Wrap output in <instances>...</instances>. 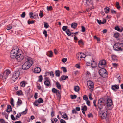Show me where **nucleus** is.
<instances>
[{
  "mask_svg": "<svg viewBox=\"0 0 123 123\" xmlns=\"http://www.w3.org/2000/svg\"><path fill=\"white\" fill-rule=\"evenodd\" d=\"M26 62L22 66V68L24 70L29 69L32 66L33 61L31 58L28 56L25 57Z\"/></svg>",
  "mask_w": 123,
  "mask_h": 123,
  "instance_id": "1",
  "label": "nucleus"
},
{
  "mask_svg": "<svg viewBox=\"0 0 123 123\" xmlns=\"http://www.w3.org/2000/svg\"><path fill=\"white\" fill-rule=\"evenodd\" d=\"M107 100V98H101L98 101V106L99 109L101 110L103 108H105V105Z\"/></svg>",
  "mask_w": 123,
  "mask_h": 123,
  "instance_id": "2",
  "label": "nucleus"
},
{
  "mask_svg": "<svg viewBox=\"0 0 123 123\" xmlns=\"http://www.w3.org/2000/svg\"><path fill=\"white\" fill-rule=\"evenodd\" d=\"M19 49L17 46H15V48L11 51L10 55V57L12 59L16 58L19 52Z\"/></svg>",
  "mask_w": 123,
  "mask_h": 123,
  "instance_id": "3",
  "label": "nucleus"
},
{
  "mask_svg": "<svg viewBox=\"0 0 123 123\" xmlns=\"http://www.w3.org/2000/svg\"><path fill=\"white\" fill-rule=\"evenodd\" d=\"M113 48L115 50L122 51L123 50V43H117L114 44Z\"/></svg>",
  "mask_w": 123,
  "mask_h": 123,
  "instance_id": "4",
  "label": "nucleus"
},
{
  "mask_svg": "<svg viewBox=\"0 0 123 123\" xmlns=\"http://www.w3.org/2000/svg\"><path fill=\"white\" fill-rule=\"evenodd\" d=\"M20 74V72L18 70L14 72L13 76L11 80L12 83L14 82L17 79L18 77Z\"/></svg>",
  "mask_w": 123,
  "mask_h": 123,
  "instance_id": "5",
  "label": "nucleus"
},
{
  "mask_svg": "<svg viewBox=\"0 0 123 123\" xmlns=\"http://www.w3.org/2000/svg\"><path fill=\"white\" fill-rule=\"evenodd\" d=\"M106 70L104 68H102L99 71L100 75L103 78H106L107 77L108 74Z\"/></svg>",
  "mask_w": 123,
  "mask_h": 123,
  "instance_id": "6",
  "label": "nucleus"
},
{
  "mask_svg": "<svg viewBox=\"0 0 123 123\" xmlns=\"http://www.w3.org/2000/svg\"><path fill=\"white\" fill-rule=\"evenodd\" d=\"M107 109L106 108L101 111L100 114V115L102 119H104L106 118L107 114Z\"/></svg>",
  "mask_w": 123,
  "mask_h": 123,
  "instance_id": "7",
  "label": "nucleus"
},
{
  "mask_svg": "<svg viewBox=\"0 0 123 123\" xmlns=\"http://www.w3.org/2000/svg\"><path fill=\"white\" fill-rule=\"evenodd\" d=\"M106 101V103L105 104V107L107 106L108 109L111 110L112 109V108L110 107H111L113 104L112 100L110 99H107Z\"/></svg>",
  "mask_w": 123,
  "mask_h": 123,
  "instance_id": "8",
  "label": "nucleus"
},
{
  "mask_svg": "<svg viewBox=\"0 0 123 123\" xmlns=\"http://www.w3.org/2000/svg\"><path fill=\"white\" fill-rule=\"evenodd\" d=\"M24 55L23 54H21L19 52L18 54L16 57V58L17 61L18 62H20L23 59L25 60V57L24 58Z\"/></svg>",
  "mask_w": 123,
  "mask_h": 123,
  "instance_id": "9",
  "label": "nucleus"
},
{
  "mask_svg": "<svg viewBox=\"0 0 123 123\" xmlns=\"http://www.w3.org/2000/svg\"><path fill=\"white\" fill-rule=\"evenodd\" d=\"M87 85L90 91H92L94 88V84L93 82L91 81H89L87 82Z\"/></svg>",
  "mask_w": 123,
  "mask_h": 123,
  "instance_id": "10",
  "label": "nucleus"
},
{
  "mask_svg": "<svg viewBox=\"0 0 123 123\" xmlns=\"http://www.w3.org/2000/svg\"><path fill=\"white\" fill-rule=\"evenodd\" d=\"M106 63V61L105 60H103L100 61L98 64V66L100 68H102L105 67Z\"/></svg>",
  "mask_w": 123,
  "mask_h": 123,
  "instance_id": "11",
  "label": "nucleus"
},
{
  "mask_svg": "<svg viewBox=\"0 0 123 123\" xmlns=\"http://www.w3.org/2000/svg\"><path fill=\"white\" fill-rule=\"evenodd\" d=\"M111 88L113 90H116L115 89H118L119 88V85H113L112 86Z\"/></svg>",
  "mask_w": 123,
  "mask_h": 123,
  "instance_id": "12",
  "label": "nucleus"
},
{
  "mask_svg": "<svg viewBox=\"0 0 123 123\" xmlns=\"http://www.w3.org/2000/svg\"><path fill=\"white\" fill-rule=\"evenodd\" d=\"M41 71L40 68L39 67H37L34 69V72L35 73H39Z\"/></svg>",
  "mask_w": 123,
  "mask_h": 123,
  "instance_id": "13",
  "label": "nucleus"
},
{
  "mask_svg": "<svg viewBox=\"0 0 123 123\" xmlns=\"http://www.w3.org/2000/svg\"><path fill=\"white\" fill-rule=\"evenodd\" d=\"M47 74H50V76H51L52 77H53L54 76V73L52 71H51L50 73V72H46L45 73V74L46 76H47Z\"/></svg>",
  "mask_w": 123,
  "mask_h": 123,
  "instance_id": "14",
  "label": "nucleus"
},
{
  "mask_svg": "<svg viewBox=\"0 0 123 123\" xmlns=\"http://www.w3.org/2000/svg\"><path fill=\"white\" fill-rule=\"evenodd\" d=\"M77 24L76 23L74 22L72 23L71 25V27L74 29H75L77 27Z\"/></svg>",
  "mask_w": 123,
  "mask_h": 123,
  "instance_id": "15",
  "label": "nucleus"
},
{
  "mask_svg": "<svg viewBox=\"0 0 123 123\" xmlns=\"http://www.w3.org/2000/svg\"><path fill=\"white\" fill-rule=\"evenodd\" d=\"M44 83V84L47 86H51L50 82L49 80L45 81Z\"/></svg>",
  "mask_w": 123,
  "mask_h": 123,
  "instance_id": "16",
  "label": "nucleus"
},
{
  "mask_svg": "<svg viewBox=\"0 0 123 123\" xmlns=\"http://www.w3.org/2000/svg\"><path fill=\"white\" fill-rule=\"evenodd\" d=\"M12 108L10 105H7V109L6 110V111L8 112H10L12 111Z\"/></svg>",
  "mask_w": 123,
  "mask_h": 123,
  "instance_id": "17",
  "label": "nucleus"
},
{
  "mask_svg": "<svg viewBox=\"0 0 123 123\" xmlns=\"http://www.w3.org/2000/svg\"><path fill=\"white\" fill-rule=\"evenodd\" d=\"M115 29L119 32H121L123 30V28H122L121 29H120L118 26H117L115 27Z\"/></svg>",
  "mask_w": 123,
  "mask_h": 123,
  "instance_id": "18",
  "label": "nucleus"
},
{
  "mask_svg": "<svg viewBox=\"0 0 123 123\" xmlns=\"http://www.w3.org/2000/svg\"><path fill=\"white\" fill-rule=\"evenodd\" d=\"M65 32L67 35L68 36H72L71 37H72L73 35L71 34V32H70V30L69 29H67V30Z\"/></svg>",
  "mask_w": 123,
  "mask_h": 123,
  "instance_id": "19",
  "label": "nucleus"
},
{
  "mask_svg": "<svg viewBox=\"0 0 123 123\" xmlns=\"http://www.w3.org/2000/svg\"><path fill=\"white\" fill-rule=\"evenodd\" d=\"M48 52L49 53V54L48 53L46 54L48 56H49L50 57H52L53 56V52L52 51H48Z\"/></svg>",
  "mask_w": 123,
  "mask_h": 123,
  "instance_id": "20",
  "label": "nucleus"
},
{
  "mask_svg": "<svg viewBox=\"0 0 123 123\" xmlns=\"http://www.w3.org/2000/svg\"><path fill=\"white\" fill-rule=\"evenodd\" d=\"M17 103V106H20L22 103V101L20 99H18Z\"/></svg>",
  "mask_w": 123,
  "mask_h": 123,
  "instance_id": "21",
  "label": "nucleus"
},
{
  "mask_svg": "<svg viewBox=\"0 0 123 123\" xmlns=\"http://www.w3.org/2000/svg\"><path fill=\"white\" fill-rule=\"evenodd\" d=\"M62 117L64 119L66 118V119L67 120H68V118L67 114L64 113L63 115L62 116Z\"/></svg>",
  "mask_w": 123,
  "mask_h": 123,
  "instance_id": "22",
  "label": "nucleus"
},
{
  "mask_svg": "<svg viewBox=\"0 0 123 123\" xmlns=\"http://www.w3.org/2000/svg\"><path fill=\"white\" fill-rule=\"evenodd\" d=\"M56 87L57 88L61 90V86L59 83L58 82H57L56 83Z\"/></svg>",
  "mask_w": 123,
  "mask_h": 123,
  "instance_id": "23",
  "label": "nucleus"
},
{
  "mask_svg": "<svg viewBox=\"0 0 123 123\" xmlns=\"http://www.w3.org/2000/svg\"><path fill=\"white\" fill-rule=\"evenodd\" d=\"M110 8L109 7H106L104 8L105 12V13H107L109 12L110 10Z\"/></svg>",
  "mask_w": 123,
  "mask_h": 123,
  "instance_id": "24",
  "label": "nucleus"
},
{
  "mask_svg": "<svg viewBox=\"0 0 123 123\" xmlns=\"http://www.w3.org/2000/svg\"><path fill=\"white\" fill-rule=\"evenodd\" d=\"M79 89L80 88L78 86H76L74 87V90L76 92H78Z\"/></svg>",
  "mask_w": 123,
  "mask_h": 123,
  "instance_id": "25",
  "label": "nucleus"
},
{
  "mask_svg": "<svg viewBox=\"0 0 123 123\" xmlns=\"http://www.w3.org/2000/svg\"><path fill=\"white\" fill-rule=\"evenodd\" d=\"M89 2L87 1V0H83L82 1V3H83L85 5H88L89 3Z\"/></svg>",
  "mask_w": 123,
  "mask_h": 123,
  "instance_id": "26",
  "label": "nucleus"
},
{
  "mask_svg": "<svg viewBox=\"0 0 123 123\" xmlns=\"http://www.w3.org/2000/svg\"><path fill=\"white\" fill-rule=\"evenodd\" d=\"M52 92L55 93H57V92H59V91L58 90L55 88H53L52 89Z\"/></svg>",
  "mask_w": 123,
  "mask_h": 123,
  "instance_id": "27",
  "label": "nucleus"
},
{
  "mask_svg": "<svg viewBox=\"0 0 123 123\" xmlns=\"http://www.w3.org/2000/svg\"><path fill=\"white\" fill-rule=\"evenodd\" d=\"M56 75L57 77H59L60 76V71L59 70H56L55 71Z\"/></svg>",
  "mask_w": 123,
  "mask_h": 123,
  "instance_id": "28",
  "label": "nucleus"
},
{
  "mask_svg": "<svg viewBox=\"0 0 123 123\" xmlns=\"http://www.w3.org/2000/svg\"><path fill=\"white\" fill-rule=\"evenodd\" d=\"M4 73H5V74H6L8 76L9 75V74H10L11 73V72L10 70H9L8 69H7L6 71H5L4 72Z\"/></svg>",
  "mask_w": 123,
  "mask_h": 123,
  "instance_id": "29",
  "label": "nucleus"
},
{
  "mask_svg": "<svg viewBox=\"0 0 123 123\" xmlns=\"http://www.w3.org/2000/svg\"><path fill=\"white\" fill-rule=\"evenodd\" d=\"M20 85L21 87H24L25 86V82L24 81H23L21 82L20 83Z\"/></svg>",
  "mask_w": 123,
  "mask_h": 123,
  "instance_id": "30",
  "label": "nucleus"
},
{
  "mask_svg": "<svg viewBox=\"0 0 123 123\" xmlns=\"http://www.w3.org/2000/svg\"><path fill=\"white\" fill-rule=\"evenodd\" d=\"M68 78V77L67 76L62 75L61 77V79L62 80H65L67 78Z\"/></svg>",
  "mask_w": 123,
  "mask_h": 123,
  "instance_id": "31",
  "label": "nucleus"
},
{
  "mask_svg": "<svg viewBox=\"0 0 123 123\" xmlns=\"http://www.w3.org/2000/svg\"><path fill=\"white\" fill-rule=\"evenodd\" d=\"M33 13L32 12H31L29 13V15L30 18L31 19H32L34 18V16L33 15Z\"/></svg>",
  "mask_w": 123,
  "mask_h": 123,
  "instance_id": "32",
  "label": "nucleus"
},
{
  "mask_svg": "<svg viewBox=\"0 0 123 123\" xmlns=\"http://www.w3.org/2000/svg\"><path fill=\"white\" fill-rule=\"evenodd\" d=\"M82 111H86L87 110V107L86 106H84L81 108Z\"/></svg>",
  "mask_w": 123,
  "mask_h": 123,
  "instance_id": "33",
  "label": "nucleus"
},
{
  "mask_svg": "<svg viewBox=\"0 0 123 123\" xmlns=\"http://www.w3.org/2000/svg\"><path fill=\"white\" fill-rule=\"evenodd\" d=\"M71 98L72 99H75L77 97V96L75 95H70Z\"/></svg>",
  "mask_w": 123,
  "mask_h": 123,
  "instance_id": "34",
  "label": "nucleus"
},
{
  "mask_svg": "<svg viewBox=\"0 0 123 123\" xmlns=\"http://www.w3.org/2000/svg\"><path fill=\"white\" fill-rule=\"evenodd\" d=\"M27 111H28V109L27 108L26 109L25 111L21 112L20 113H21V114H24V115L26 114L27 113Z\"/></svg>",
  "mask_w": 123,
  "mask_h": 123,
  "instance_id": "35",
  "label": "nucleus"
},
{
  "mask_svg": "<svg viewBox=\"0 0 123 123\" xmlns=\"http://www.w3.org/2000/svg\"><path fill=\"white\" fill-rule=\"evenodd\" d=\"M111 57L112 60H113L114 61H117V59L116 57L114 55H112L111 56Z\"/></svg>",
  "mask_w": 123,
  "mask_h": 123,
  "instance_id": "36",
  "label": "nucleus"
},
{
  "mask_svg": "<svg viewBox=\"0 0 123 123\" xmlns=\"http://www.w3.org/2000/svg\"><path fill=\"white\" fill-rule=\"evenodd\" d=\"M44 27L46 28H47L49 27L48 24L46 22H45L44 23Z\"/></svg>",
  "mask_w": 123,
  "mask_h": 123,
  "instance_id": "37",
  "label": "nucleus"
},
{
  "mask_svg": "<svg viewBox=\"0 0 123 123\" xmlns=\"http://www.w3.org/2000/svg\"><path fill=\"white\" fill-rule=\"evenodd\" d=\"M21 116V113H19V114L18 113L16 116V119H17L18 118H19Z\"/></svg>",
  "mask_w": 123,
  "mask_h": 123,
  "instance_id": "38",
  "label": "nucleus"
},
{
  "mask_svg": "<svg viewBox=\"0 0 123 123\" xmlns=\"http://www.w3.org/2000/svg\"><path fill=\"white\" fill-rule=\"evenodd\" d=\"M93 63H92L91 64V65H92V67L94 68L95 67H96V65L94 60L93 61Z\"/></svg>",
  "mask_w": 123,
  "mask_h": 123,
  "instance_id": "39",
  "label": "nucleus"
},
{
  "mask_svg": "<svg viewBox=\"0 0 123 123\" xmlns=\"http://www.w3.org/2000/svg\"><path fill=\"white\" fill-rule=\"evenodd\" d=\"M43 80V77L41 75L39 76V79L38 80V81L40 82H42Z\"/></svg>",
  "mask_w": 123,
  "mask_h": 123,
  "instance_id": "40",
  "label": "nucleus"
},
{
  "mask_svg": "<svg viewBox=\"0 0 123 123\" xmlns=\"http://www.w3.org/2000/svg\"><path fill=\"white\" fill-rule=\"evenodd\" d=\"M61 69H62L64 72L65 73L67 72V69L65 67H62L61 68Z\"/></svg>",
  "mask_w": 123,
  "mask_h": 123,
  "instance_id": "41",
  "label": "nucleus"
},
{
  "mask_svg": "<svg viewBox=\"0 0 123 123\" xmlns=\"http://www.w3.org/2000/svg\"><path fill=\"white\" fill-rule=\"evenodd\" d=\"M11 99L10 103L12 105L14 106V105L13 103V99L12 98H11Z\"/></svg>",
  "mask_w": 123,
  "mask_h": 123,
  "instance_id": "42",
  "label": "nucleus"
},
{
  "mask_svg": "<svg viewBox=\"0 0 123 123\" xmlns=\"http://www.w3.org/2000/svg\"><path fill=\"white\" fill-rule=\"evenodd\" d=\"M114 36L116 38H117L119 36V34L118 33H115L114 34Z\"/></svg>",
  "mask_w": 123,
  "mask_h": 123,
  "instance_id": "43",
  "label": "nucleus"
},
{
  "mask_svg": "<svg viewBox=\"0 0 123 123\" xmlns=\"http://www.w3.org/2000/svg\"><path fill=\"white\" fill-rule=\"evenodd\" d=\"M80 54H82L83 55H81L80 56V58L81 59L82 58H85L86 57L85 55L83 53H81Z\"/></svg>",
  "mask_w": 123,
  "mask_h": 123,
  "instance_id": "44",
  "label": "nucleus"
},
{
  "mask_svg": "<svg viewBox=\"0 0 123 123\" xmlns=\"http://www.w3.org/2000/svg\"><path fill=\"white\" fill-rule=\"evenodd\" d=\"M17 94L18 95H21V93H22V92L21 90H20L18 91H17L16 92Z\"/></svg>",
  "mask_w": 123,
  "mask_h": 123,
  "instance_id": "45",
  "label": "nucleus"
},
{
  "mask_svg": "<svg viewBox=\"0 0 123 123\" xmlns=\"http://www.w3.org/2000/svg\"><path fill=\"white\" fill-rule=\"evenodd\" d=\"M54 121H55V123H54V122L53 121V119L52 118L51 119V121H52V123H55L58 120L56 118L54 119Z\"/></svg>",
  "mask_w": 123,
  "mask_h": 123,
  "instance_id": "46",
  "label": "nucleus"
},
{
  "mask_svg": "<svg viewBox=\"0 0 123 123\" xmlns=\"http://www.w3.org/2000/svg\"><path fill=\"white\" fill-rule=\"evenodd\" d=\"M38 101V102L39 103H41L43 102V100L41 98H39V100Z\"/></svg>",
  "mask_w": 123,
  "mask_h": 123,
  "instance_id": "47",
  "label": "nucleus"
},
{
  "mask_svg": "<svg viewBox=\"0 0 123 123\" xmlns=\"http://www.w3.org/2000/svg\"><path fill=\"white\" fill-rule=\"evenodd\" d=\"M94 38L95 39H96L98 41H100V39L98 37L96 36H94Z\"/></svg>",
  "mask_w": 123,
  "mask_h": 123,
  "instance_id": "48",
  "label": "nucleus"
},
{
  "mask_svg": "<svg viewBox=\"0 0 123 123\" xmlns=\"http://www.w3.org/2000/svg\"><path fill=\"white\" fill-rule=\"evenodd\" d=\"M2 74H3L4 79H6L8 77V76L6 74H5V73H4V72Z\"/></svg>",
  "mask_w": 123,
  "mask_h": 123,
  "instance_id": "49",
  "label": "nucleus"
},
{
  "mask_svg": "<svg viewBox=\"0 0 123 123\" xmlns=\"http://www.w3.org/2000/svg\"><path fill=\"white\" fill-rule=\"evenodd\" d=\"M82 30L81 31L82 32H84L85 31V28L83 26H81Z\"/></svg>",
  "mask_w": 123,
  "mask_h": 123,
  "instance_id": "50",
  "label": "nucleus"
},
{
  "mask_svg": "<svg viewBox=\"0 0 123 123\" xmlns=\"http://www.w3.org/2000/svg\"><path fill=\"white\" fill-rule=\"evenodd\" d=\"M83 99L86 101L88 99L87 96L86 95H84L83 97Z\"/></svg>",
  "mask_w": 123,
  "mask_h": 123,
  "instance_id": "51",
  "label": "nucleus"
},
{
  "mask_svg": "<svg viewBox=\"0 0 123 123\" xmlns=\"http://www.w3.org/2000/svg\"><path fill=\"white\" fill-rule=\"evenodd\" d=\"M68 28V27L67 26H63L62 28L63 30L64 31H65Z\"/></svg>",
  "mask_w": 123,
  "mask_h": 123,
  "instance_id": "52",
  "label": "nucleus"
},
{
  "mask_svg": "<svg viewBox=\"0 0 123 123\" xmlns=\"http://www.w3.org/2000/svg\"><path fill=\"white\" fill-rule=\"evenodd\" d=\"M43 11H40V12L39 14L40 16L41 17H42L43 16Z\"/></svg>",
  "mask_w": 123,
  "mask_h": 123,
  "instance_id": "53",
  "label": "nucleus"
},
{
  "mask_svg": "<svg viewBox=\"0 0 123 123\" xmlns=\"http://www.w3.org/2000/svg\"><path fill=\"white\" fill-rule=\"evenodd\" d=\"M47 9L48 11H49L52 10V9L53 8L52 6H50L49 7L47 6Z\"/></svg>",
  "mask_w": 123,
  "mask_h": 123,
  "instance_id": "54",
  "label": "nucleus"
},
{
  "mask_svg": "<svg viewBox=\"0 0 123 123\" xmlns=\"http://www.w3.org/2000/svg\"><path fill=\"white\" fill-rule=\"evenodd\" d=\"M11 119L13 120H16V118H15V117L13 115H11Z\"/></svg>",
  "mask_w": 123,
  "mask_h": 123,
  "instance_id": "55",
  "label": "nucleus"
},
{
  "mask_svg": "<svg viewBox=\"0 0 123 123\" xmlns=\"http://www.w3.org/2000/svg\"><path fill=\"white\" fill-rule=\"evenodd\" d=\"M25 15V12H23L22 14L21 15V17L22 18H24Z\"/></svg>",
  "mask_w": 123,
  "mask_h": 123,
  "instance_id": "56",
  "label": "nucleus"
},
{
  "mask_svg": "<svg viewBox=\"0 0 123 123\" xmlns=\"http://www.w3.org/2000/svg\"><path fill=\"white\" fill-rule=\"evenodd\" d=\"M91 95H92V94L91 93H90L89 95V97L90 99V100H92L93 99V98H92V97Z\"/></svg>",
  "mask_w": 123,
  "mask_h": 123,
  "instance_id": "57",
  "label": "nucleus"
},
{
  "mask_svg": "<svg viewBox=\"0 0 123 123\" xmlns=\"http://www.w3.org/2000/svg\"><path fill=\"white\" fill-rule=\"evenodd\" d=\"M111 12L112 14H116V12L113 9H111Z\"/></svg>",
  "mask_w": 123,
  "mask_h": 123,
  "instance_id": "58",
  "label": "nucleus"
},
{
  "mask_svg": "<svg viewBox=\"0 0 123 123\" xmlns=\"http://www.w3.org/2000/svg\"><path fill=\"white\" fill-rule=\"evenodd\" d=\"M67 60V59L66 58H64L62 59V61L64 63Z\"/></svg>",
  "mask_w": 123,
  "mask_h": 123,
  "instance_id": "59",
  "label": "nucleus"
},
{
  "mask_svg": "<svg viewBox=\"0 0 123 123\" xmlns=\"http://www.w3.org/2000/svg\"><path fill=\"white\" fill-rule=\"evenodd\" d=\"M78 43L79 44H83V42L82 41V40H80L78 41Z\"/></svg>",
  "mask_w": 123,
  "mask_h": 123,
  "instance_id": "60",
  "label": "nucleus"
},
{
  "mask_svg": "<svg viewBox=\"0 0 123 123\" xmlns=\"http://www.w3.org/2000/svg\"><path fill=\"white\" fill-rule=\"evenodd\" d=\"M12 24H13V27H16V22L13 21L12 22Z\"/></svg>",
  "mask_w": 123,
  "mask_h": 123,
  "instance_id": "61",
  "label": "nucleus"
},
{
  "mask_svg": "<svg viewBox=\"0 0 123 123\" xmlns=\"http://www.w3.org/2000/svg\"><path fill=\"white\" fill-rule=\"evenodd\" d=\"M38 100L36 101L34 105L37 106H38L39 105Z\"/></svg>",
  "mask_w": 123,
  "mask_h": 123,
  "instance_id": "62",
  "label": "nucleus"
},
{
  "mask_svg": "<svg viewBox=\"0 0 123 123\" xmlns=\"http://www.w3.org/2000/svg\"><path fill=\"white\" fill-rule=\"evenodd\" d=\"M88 117H93V115L92 113H90L88 114Z\"/></svg>",
  "mask_w": 123,
  "mask_h": 123,
  "instance_id": "63",
  "label": "nucleus"
},
{
  "mask_svg": "<svg viewBox=\"0 0 123 123\" xmlns=\"http://www.w3.org/2000/svg\"><path fill=\"white\" fill-rule=\"evenodd\" d=\"M61 123H66V121L63 119H61L60 120Z\"/></svg>",
  "mask_w": 123,
  "mask_h": 123,
  "instance_id": "64",
  "label": "nucleus"
}]
</instances>
